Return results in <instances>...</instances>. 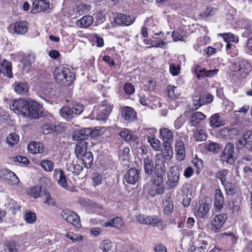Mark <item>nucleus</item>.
Returning <instances> with one entry per match:
<instances>
[{
	"instance_id": "obj_1",
	"label": "nucleus",
	"mask_w": 252,
	"mask_h": 252,
	"mask_svg": "<svg viewBox=\"0 0 252 252\" xmlns=\"http://www.w3.org/2000/svg\"><path fill=\"white\" fill-rule=\"evenodd\" d=\"M143 167L145 173L151 175L154 171H155L156 175L158 174V168L160 170L159 166H158V164H161V168L162 169V166L165 167L164 164V160L161 154H157L155 156V161L153 160L152 155H147L146 157L143 159Z\"/></svg>"
},
{
	"instance_id": "obj_28",
	"label": "nucleus",
	"mask_w": 252,
	"mask_h": 252,
	"mask_svg": "<svg viewBox=\"0 0 252 252\" xmlns=\"http://www.w3.org/2000/svg\"><path fill=\"white\" fill-rule=\"evenodd\" d=\"M89 140H81L77 142L75 149V153L77 158H80V156L84 153L88 152V146Z\"/></svg>"
},
{
	"instance_id": "obj_21",
	"label": "nucleus",
	"mask_w": 252,
	"mask_h": 252,
	"mask_svg": "<svg viewBox=\"0 0 252 252\" xmlns=\"http://www.w3.org/2000/svg\"><path fill=\"white\" fill-rule=\"evenodd\" d=\"M214 206L216 211H220L223 207L224 196L220 189H216L214 193Z\"/></svg>"
},
{
	"instance_id": "obj_37",
	"label": "nucleus",
	"mask_w": 252,
	"mask_h": 252,
	"mask_svg": "<svg viewBox=\"0 0 252 252\" xmlns=\"http://www.w3.org/2000/svg\"><path fill=\"white\" fill-rule=\"evenodd\" d=\"M42 132L45 134H49L53 131H58L57 125L52 122H48L42 126Z\"/></svg>"
},
{
	"instance_id": "obj_27",
	"label": "nucleus",
	"mask_w": 252,
	"mask_h": 252,
	"mask_svg": "<svg viewBox=\"0 0 252 252\" xmlns=\"http://www.w3.org/2000/svg\"><path fill=\"white\" fill-rule=\"evenodd\" d=\"M221 115H222L221 114L215 113L211 116L210 118V126L211 127H218L225 125V121L222 118Z\"/></svg>"
},
{
	"instance_id": "obj_58",
	"label": "nucleus",
	"mask_w": 252,
	"mask_h": 252,
	"mask_svg": "<svg viewBox=\"0 0 252 252\" xmlns=\"http://www.w3.org/2000/svg\"><path fill=\"white\" fill-rule=\"evenodd\" d=\"M24 219L28 223H32L35 221L36 216L34 213L29 212L25 214Z\"/></svg>"
},
{
	"instance_id": "obj_61",
	"label": "nucleus",
	"mask_w": 252,
	"mask_h": 252,
	"mask_svg": "<svg viewBox=\"0 0 252 252\" xmlns=\"http://www.w3.org/2000/svg\"><path fill=\"white\" fill-rule=\"evenodd\" d=\"M200 101L204 105L206 103H209L213 101V96L210 94H204L199 97Z\"/></svg>"
},
{
	"instance_id": "obj_10",
	"label": "nucleus",
	"mask_w": 252,
	"mask_h": 252,
	"mask_svg": "<svg viewBox=\"0 0 252 252\" xmlns=\"http://www.w3.org/2000/svg\"><path fill=\"white\" fill-rule=\"evenodd\" d=\"M99 105L101 108L97 113L95 119L97 120H106L111 113L113 105L109 103L106 99L101 101Z\"/></svg>"
},
{
	"instance_id": "obj_20",
	"label": "nucleus",
	"mask_w": 252,
	"mask_h": 252,
	"mask_svg": "<svg viewBox=\"0 0 252 252\" xmlns=\"http://www.w3.org/2000/svg\"><path fill=\"white\" fill-rule=\"evenodd\" d=\"M32 13H36L49 9V2L45 0H37L33 2Z\"/></svg>"
},
{
	"instance_id": "obj_15",
	"label": "nucleus",
	"mask_w": 252,
	"mask_h": 252,
	"mask_svg": "<svg viewBox=\"0 0 252 252\" xmlns=\"http://www.w3.org/2000/svg\"><path fill=\"white\" fill-rule=\"evenodd\" d=\"M28 30V24L26 21L15 22L14 24L10 25L8 28V31L12 33H16L18 34H24Z\"/></svg>"
},
{
	"instance_id": "obj_5",
	"label": "nucleus",
	"mask_w": 252,
	"mask_h": 252,
	"mask_svg": "<svg viewBox=\"0 0 252 252\" xmlns=\"http://www.w3.org/2000/svg\"><path fill=\"white\" fill-rule=\"evenodd\" d=\"M234 145L233 143H228L220 155V160L222 163L226 162L231 165L235 163L237 159L236 153L234 152Z\"/></svg>"
},
{
	"instance_id": "obj_40",
	"label": "nucleus",
	"mask_w": 252,
	"mask_h": 252,
	"mask_svg": "<svg viewBox=\"0 0 252 252\" xmlns=\"http://www.w3.org/2000/svg\"><path fill=\"white\" fill-rule=\"evenodd\" d=\"M180 69L181 66L180 63H174L172 60H170L169 63V71L173 76H178L180 73Z\"/></svg>"
},
{
	"instance_id": "obj_33",
	"label": "nucleus",
	"mask_w": 252,
	"mask_h": 252,
	"mask_svg": "<svg viewBox=\"0 0 252 252\" xmlns=\"http://www.w3.org/2000/svg\"><path fill=\"white\" fill-rule=\"evenodd\" d=\"M94 21V18L89 15L84 16L76 22V25L80 28H87L91 25Z\"/></svg>"
},
{
	"instance_id": "obj_11",
	"label": "nucleus",
	"mask_w": 252,
	"mask_h": 252,
	"mask_svg": "<svg viewBox=\"0 0 252 252\" xmlns=\"http://www.w3.org/2000/svg\"><path fill=\"white\" fill-rule=\"evenodd\" d=\"M61 216L64 220L76 227L79 228L80 227V219L76 213L70 210H65L62 212Z\"/></svg>"
},
{
	"instance_id": "obj_31",
	"label": "nucleus",
	"mask_w": 252,
	"mask_h": 252,
	"mask_svg": "<svg viewBox=\"0 0 252 252\" xmlns=\"http://www.w3.org/2000/svg\"><path fill=\"white\" fill-rule=\"evenodd\" d=\"M13 86L15 92L19 94H25L29 90V86L26 82H15Z\"/></svg>"
},
{
	"instance_id": "obj_19",
	"label": "nucleus",
	"mask_w": 252,
	"mask_h": 252,
	"mask_svg": "<svg viewBox=\"0 0 252 252\" xmlns=\"http://www.w3.org/2000/svg\"><path fill=\"white\" fill-rule=\"evenodd\" d=\"M139 175L140 171L135 168H132L126 172L125 179L126 183L133 185L139 180Z\"/></svg>"
},
{
	"instance_id": "obj_7",
	"label": "nucleus",
	"mask_w": 252,
	"mask_h": 252,
	"mask_svg": "<svg viewBox=\"0 0 252 252\" xmlns=\"http://www.w3.org/2000/svg\"><path fill=\"white\" fill-rule=\"evenodd\" d=\"M0 178L3 179L5 182L10 186H18L21 184L17 175L8 169L0 170Z\"/></svg>"
},
{
	"instance_id": "obj_45",
	"label": "nucleus",
	"mask_w": 252,
	"mask_h": 252,
	"mask_svg": "<svg viewBox=\"0 0 252 252\" xmlns=\"http://www.w3.org/2000/svg\"><path fill=\"white\" fill-rule=\"evenodd\" d=\"M34 62V58L33 56L31 54H28L26 56H24L21 61V62L25 68L30 67Z\"/></svg>"
},
{
	"instance_id": "obj_36",
	"label": "nucleus",
	"mask_w": 252,
	"mask_h": 252,
	"mask_svg": "<svg viewBox=\"0 0 252 252\" xmlns=\"http://www.w3.org/2000/svg\"><path fill=\"white\" fill-rule=\"evenodd\" d=\"M81 159L84 163L85 167L89 168H90L93 163L94 158L93 154L90 152L84 153L82 154V156H80Z\"/></svg>"
},
{
	"instance_id": "obj_53",
	"label": "nucleus",
	"mask_w": 252,
	"mask_h": 252,
	"mask_svg": "<svg viewBox=\"0 0 252 252\" xmlns=\"http://www.w3.org/2000/svg\"><path fill=\"white\" fill-rule=\"evenodd\" d=\"M41 191V187L38 186H34L31 188L28 191V195L37 198L39 197Z\"/></svg>"
},
{
	"instance_id": "obj_57",
	"label": "nucleus",
	"mask_w": 252,
	"mask_h": 252,
	"mask_svg": "<svg viewBox=\"0 0 252 252\" xmlns=\"http://www.w3.org/2000/svg\"><path fill=\"white\" fill-rule=\"evenodd\" d=\"M158 23V21L155 19L153 16L147 18L144 23L145 26L149 27L150 30L157 27Z\"/></svg>"
},
{
	"instance_id": "obj_14",
	"label": "nucleus",
	"mask_w": 252,
	"mask_h": 252,
	"mask_svg": "<svg viewBox=\"0 0 252 252\" xmlns=\"http://www.w3.org/2000/svg\"><path fill=\"white\" fill-rule=\"evenodd\" d=\"M179 177L180 173L178 168L176 166L171 167L166 182L169 189H171L178 185Z\"/></svg>"
},
{
	"instance_id": "obj_46",
	"label": "nucleus",
	"mask_w": 252,
	"mask_h": 252,
	"mask_svg": "<svg viewBox=\"0 0 252 252\" xmlns=\"http://www.w3.org/2000/svg\"><path fill=\"white\" fill-rule=\"evenodd\" d=\"M204 148L208 151L214 153H218L220 149V145L218 143L214 142L206 143L204 145Z\"/></svg>"
},
{
	"instance_id": "obj_59",
	"label": "nucleus",
	"mask_w": 252,
	"mask_h": 252,
	"mask_svg": "<svg viewBox=\"0 0 252 252\" xmlns=\"http://www.w3.org/2000/svg\"><path fill=\"white\" fill-rule=\"evenodd\" d=\"M206 249L204 246H196L195 243H192L189 249V252H204Z\"/></svg>"
},
{
	"instance_id": "obj_47",
	"label": "nucleus",
	"mask_w": 252,
	"mask_h": 252,
	"mask_svg": "<svg viewBox=\"0 0 252 252\" xmlns=\"http://www.w3.org/2000/svg\"><path fill=\"white\" fill-rule=\"evenodd\" d=\"M218 35L221 36L226 42H234L237 43L239 41L238 37L230 32L219 33Z\"/></svg>"
},
{
	"instance_id": "obj_9",
	"label": "nucleus",
	"mask_w": 252,
	"mask_h": 252,
	"mask_svg": "<svg viewBox=\"0 0 252 252\" xmlns=\"http://www.w3.org/2000/svg\"><path fill=\"white\" fill-rule=\"evenodd\" d=\"M53 177L56 179L60 187L68 191H74V188L67 185L66 178L63 170L55 169L54 171Z\"/></svg>"
},
{
	"instance_id": "obj_55",
	"label": "nucleus",
	"mask_w": 252,
	"mask_h": 252,
	"mask_svg": "<svg viewBox=\"0 0 252 252\" xmlns=\"http://www.w3.org/2000/svg\"><path fill=\"white\" fill-rule=\"evenodd\" d=\"M113 227L116 229H121L124 227V221L122 220L121 218L116 217L112 220Z\"/></svg>"
},
{
	"instance_id": "obj_23",
	"label": "nucleus",
	"mask_w": 252,
	"mask_h": 252,
	"mask_svg": "<svg viewBox=\"0 0 252 252\" xmlns=\"http://www.w3.org/2000/svg\"><path fill=\"white\" fill-rule=\"evenodd\" d=\"M175 148L177 159L179 161L183 160L185 158V148L181 137L176 140Z\"/></svg>"
},
{
	"instance_id": "obj_52",
	"label": "nucleus",
	"mask_w": 252,
	"mask_h": 252,
	"mask_svg": "<svg viewBox=\"0 0 252 252\" xmlns=\"http://www.w3.org/2000/svg\"><path fill=\"white\" fill-rule=\"evenodd\" d=\"M129 149L128 147H124L119 151V156L120 159L123 161L128 160L129 159Z\"/></svg>"
},
{
	"instance_id": "obj_18",
	"label": "nucleus",
	"mask_w": 252,
	"mask_h": 252,
	"mask_svg": "<svg viewBox=\"0 0 252 252\" xmlns=\"http://www.w3.org/2000/svg\"><path fill=\"white\" fill-rule=\"evenodd\" d=\"M193 239L192 243H195L196 246H204L205 248H207L210 240L209 237L200 229L195 232V235Z\"/></svg>"
},
{
	"instance_id": "obj_62",
	"label": "nucleus",
	"mask_w": 252,
	"mask_h": 252,
	"mask_svg": "<svg viewBox=\"0 0 252 252\" xmlns=\"http://www.w3.org/2000/svg\"><path fill=\"white\" fill-rule=\"evenodd\" d=\"M71 109L74 116L75 115H80L83 111L84 107L83 105L80 103H76L73 105Z\"/></svg>"
},
{
	"instance_id": "obj_16",
	"label": "nucleus",
	"mask_w": 252,
	"mask_h": 252,
	"mask_svg": "<svg viewBox=\"0 0 252 252\" xmlns=\"http://www.w3.org/2000/svg\"><path fill=\"white\" fill-rule=\"evenodd\" d=\"M227 219V215L222 213L216 215L211 222V230L214 233L219 232Z\"/></svg>"
},
{
	"instance_id": "obj_48",
	"label": "nucleus",
	"mask_w": 252,
	"mask_h": 252,
	"mask_svg": "<svg viewBox=\"0 0 252 252\" xmlns=\"http://www.w3.org/2000/svg\"><path fill=\"white\" fill-rule=\"evenodd\" d=\"M194 136L197 141H203L207 139V134L205 130L199 129L194 132Z\"/></svg>"
},
{
	"instance_id": "obj_30",
	"label": "nucleus",
	"mask_w": 252,
	"mask_h": 252,
	"mask_svg": "<svg viewBox=\"0 0 252 252\" xmlns=\"http://www.w3.org/2000/svg\"><path fill=\"white\" fill-rule=\"evenodd\" d=\"M0 68L1 70V73H3L9 78L13 77L11 63L6 60H3L0 63Z\"/></svg>"
},
{
	"instance_id": "obj_38",
	"label": "nucleus",
	"mask_w": 252,
	"mask_h": 252,
	"mask_svg": "<svg viewBox=\"0 0 252 252\" xmlns=\"http://www.w3.org/2000/svg\"><path fill=\"white\" fill-rule=\"evenodd\" d=\"M227 207L232 211L233 216H238L240 212V204L237 201H229Z\"/></svg>"
},
{
	"instance_id": "obj_12",
	"label": "nucleus",
	"mask_w": 252,
	"mask_h": 252,
	"mask_svg": "<svg viewBox=\"0 0 252 252\" xmlns=\"http://www.w3.org/2000/svg\"><path fill=\"white\" fill-rule=\"evenodd\" d=\"M119 135L121 138L127 142H129L133 147H136L139 143V138L138 136L134 134L132 132L126 128L123 129Z\"/></svg>"
},
{
	"instance_id": "obj_24",
	"label": "nucleus",
	"mask_w": 252,
	"mask_h": 252,
	"mask_svg": "<svg viewBox=\"0 0 252 252\" xmlns=\"http://www.w3.org/2000/svg\"><path fill=\"white\" fill-rule=\"evenodd\" d=\"M160 138L164 144H171L173 140V134L171 130L163 127L159 129Z\"/></svg>"
},
{
	"instance_id": "obj_56",
	"label": "nucleus",
	"mask_w": 252,
	"mask_h": 252,
	"mask_svg": "<svg viewBox=\"0 0 252 252\" xmlns=\"http://www.w3.org/2000/svg\"><path fill=\"white\" fill-rule=\"evenodd\" d=\"M4 250L6 252H17V245L15 242H7L4 244Z\"/></svg>"
},
{
	"instance_id": "obj_13",
	"label": "nucleus",
	"mask_w": 252,
	"mask_h": 252,
	"mask_svg": "<svg viewBox=\"0 0 252 252\" xmlns=\"http://www.w3.org/2000/svg\"><path fill=\"white\" fill-rule=\"evenodd\" d=\"M232 67L234 71L245 74H248L252 68L250 63L247 61L242 59H237L232 64Z\"/></svg>"
},
{
	"instance_id": "obj_2",
	"label": "nucleus",
	"mask_w": 252,
	"mask_h": 252,
	"mask_svg": "<svg viewBox=\"0 0 252 252\" xmlns=\"http://www.w3.org/2000/svg\"><path fill=\"white\" fill-rule=\"evenodd\" d=\"M56 80L63 85L70 84L75 78L72 69L67 65H60L57 67L54 72Z\"/></svg>"
},
{
	"instance_id": "obj_3",
	"label": "nucleus",
	"mask_w": 252,
	"mask_h": 252,
	"mask_svg": "<svg viewBox=\"0 0 252 252\" xmlns=\"http://www.w3.org/2000/svg\"><path fill=\"white\" fill-rule=\"evenodd\" d=\"M162 166V169L161 168V164H158V166H159L160 170L158 168V174L156 175V177L153 178L151 180L152 188L148 193L152 197H155L156 194H162L164 191L162 175L164 174L166 168L163 165Z\"/></svg>"
},
{
	"instance_id": "obj_32",
	"label": "nucleus",
	"mask_w": 252,
	"mask_h": 252,
	"mask_svg": "<svg viewBox=\"0 0 252 252\" xmlns=\"http://www.w3.org/2000/svg\"><path fill=\"white\" fill-rule=\"evenodd\" d=\"M205 118L204 114L200 112H196L192 114L189 123L191 126H196Z\"/></svg>"
},
{
	"instance_id": "obj_43",
	"label": "nucleus",
	"mask_w": 252,
	"mask_h": 252,
	"mask_svg": "<svg viewBox=\"0 0 252 252\" xmlns=\"http://www.w3.org/2000/svg\"><path fill=\"white\" fill-rule=\"evenodd\" d=\"M171 144H165L164 146V150L161 155L163 156V159L164 158L166 159H171L173 155V151L171 146Z\"/></svg>"
},
{
	"instance_id": "obj_39",
	"label": "nucleus",
	"mask_w": 252,
	"mask_h": 252,
	"mask_svg": "<svg viewBox=\"0 0 252 252\" xmlns=\"http://www.w3.org/2000/svg\"><path fill=\"white\" fill-rule=\"evenodd\" d=\"M60 115L64 119L69 121L74 117L72 109L67 106L63 107L60 111Z\"/></svg>"
},
{
	"instance_id": "obj_54",
	"label": "nucleus",
	"mask_w": 252,
	"mask_h": 252,
	"mask_svg": "<svg viewBox=\"0 0 252 252\" xmlns=\"http://www.w3.org/2000/svg\"><path fill=\"white\" fill-rule=\"evenodd\" d=\"M112 246L113 244L111 241L108 239H106L101 242L99 247L102 250L103 252H108L111 250Z\"/></svg>"
},
{
	"instance_id": "obj_6",
	"label": "nucleus",
	"mask_w": 252,
	"mask_h": 252,
	"mask_svg": "<svg viewBox=\"0 0 252 252\" xmlns=\"http://www.w3.org/2000/svg\"><path fill=\"white\" fill-rule=\"evenodd\" d=\"M42 114L43 108L39 103L33 100L29 101L26 117L37 119L41 116Z\"/></svg>"
},
{
	"instance_id": "obj_25",
	"label": "nucleus",
	"mask_w": 252,
	"mask_h": 252,
	"mask_svg": "<svg viewBox=\"0 0 252 252\" xmlns=\"http://www.w3.org/2000/svg\"><path fill=\"white\" fill-rule=\"evenodd\" d=\"M122 117L126 121L131 122L135 120L136 117V113L133 108L126 106L121 110Z\"/></svg>"
},
{
	"instance_id": "obj_26",
	"label": "nucleus",
	"mask_w": 252,
	"mask_h": 252,
	"mask_svg": "<svg viewBox=\"0 0 252 252\" xmlns=\"http://www.w3.org/2000/svg\"><path fill=\"white\" fill-rule=\"evenodd\" d=\"M89 130L87 128L74 130L72 135L73 140L80 141L81 140H89L88 139Z\"/></svg>"
},
{
	"instance_id": "obj_29",
	"label": "nucleus",
	"mask_w": 252,
	"mask_h": 252,
	"mask_svg": "<svg viewBox=\"0 0 252 252\" xmlns=\"http://www.w3.org/2000/svg\"><path fill=\"white\" fill-rule=\"evenodd\" d=\"M28 149L32 154H41L44 151V146L40 142L33 141L29 144Z\"/></svg>"
},
{
	"instance_id": "obj_60",
	"label": "nucleus",
	"mask_w": 252,
	"mask_h": 252,
	"mask_svg": "<svg viewBox=\"0 0 252 252\" xmlns=\"http://www.w3.org/2000/svg\"><path fill=\"white\" fill-rule=\"evenodd\" d=\"M192 164L197 168V174H198L203 167V163L201 159L195 158L192 160Z\"/></svg>"
},
{
	"instance_id": "obj_63",
	"label": "nucleus",
	"mask_w": 252,
	"mask_h": 252,
	"mask_svg": "<svg viewBox=\"0 0 252 252\" xmlns=\"http://www.w3.org/2000/svg\"><path fill=\"white\" fill-rule=\"evenodd\" d=\"M66 236L73 242L80 241L83 237L79 234H74L72 232H68L66 234Z\"/></svg>"
},
{
	"instance_id": "obj_8",
	"label": "nucleus",
	"mask_w": 252,
	"mask_h": 252,
	"mask_svg": "<svg viewBox=\"0 0 252 252\" xmlns=\"http://www.w3.org/2000/svg\"><path fill=\"white\" fill-rule=\"evenodd\" d=\"M28 104L29 102H27L24 99H16L10 105V108L16 114L21 115L24 117H26V112Z\"/></svg>"
},
{
	"instance_id": "obj_41",
	"label": "nucleus",
	"mask_w": 252,
	"mask_h": 252,
	"mask_svg": "<svg viewBox=\"0 0 252 252\" xmlns=\"http://www.w3.org/2000/svg\"><path fill=\"white\" fill-rule=\"evenodd\" d=\"M148 141L150 144L152 148L157 151L160 149L161 144L160 141L156 138L155 136L147 135Z\"/></svg>"
},
{
	"instance_id": "obj_49",
	"label": "nucleus",
	"mask_w": 252,
	"mask_h": 252,
	"mask_svg": "<svg viewBox=\"0 0 252 252\" xmlns=\"http://www.w3.org/2000/svg\"><path fill=\"white\" fill-rule=\"evenodd\" d=\"M19 137L17 134L16 133H12L10 134L6 138L7 144L11 147L17 144L19 142Z\"/></svg>"
},
{
	"instance_id": "obj_50",
	"label": "nucleus",
	"mask_w": 252,
	"mask_h": 252,
	"mask_svg": "<svg viewBox=\"0 0 252 252\" xmlns=\"http://www.w3.org/2000/svg\"><path fill=\"white\" fill-rule=\"evenodd\" d=\"M40 165L46 172H51L54 168V162L48 159L42 160L40 162Z\"/></svg>"
},
{
	"instance_id": "obj_4",
	"label": "nucleus",
	"mask_w": 252,
	"mask_h": 252,
	"mask_svg": "<svg viewBox=\"0 0 252 252\" xmlns=\"http://www.w3.org/2000/svg\"><path fill=\"white\" fill-rule=\"evenodd\" d=\"M212 205L211 199L208 197L203 198L198 201L195 209V214L201 219L207 218Z\"/></svg>"
},
{
	"instance_id": "obj_34",
	"label": "nucleus",
	"mask_w": 252,
	"mask_h": 252,
	"mask_svg": "<svg viewBox=\"0 0 252 252\" xmlns=\"http://www.w3.org/2000/svg\"><path fill=\"white\" fill-rule=\"evenodd\" d=\"M163 208L164 213L166 215H169L172 212L174 207L171 197H167L163 201Z\"/></svg>"
},
{
	"instance_id": "obj_35",
	"label": "nucleus",
	"mask_w": 252,
	"mask_h": 252,
	"mask_svg": "<svg viewBox=\"0 0 252 252\" xmlns=\"http://www.w3.org/2000/svg\"><path fill=\"white\" fill-rule=\"evenodd\" d=\"M167 91L168 97L172 99L179 97L181 93L180 87L172 85L167 86Z\"/></svg>"
},
{
	"instance_id": "obj_17",
	"label": "nucleus",
	"mask_w": 252,
	"mask_h": 252,
	"mask_svg": "<svg viewBox=\"0 0 252 252\" xmlns=\"http://www.w3.org/2000/svg\"><path fill=\"white\" fill-rule=\"evenodd\" d=\"M135 17L132 15H127L122 13H116L114 16V22L122 26H128L135 21Z\"/></svg>"
},
{
	"instance_id": "obj_64",
	"label": "nucleus",
	"mask_w": 252,
	"mask_h": 252,
	"mask_svg": "<svg viewBox=\"0 0 252 252\" xmlns=\"http://www.w3.org/2000/svg\"><path fill=\"white\" fill-rule=\"evenodd\" d=\"M124 90L127 94H132L135 91L134 86L130 83H125L124 86Z\"/></svg>"
},
{
	"instance_id": "obj_42",
	"label": "nucleus",
	"mask_w": 252,
	"mask_h": 252,
	"mask_svg": "<svg viewBox=\"0 0 252 252\" xmlns=\"http://www.w3.org/2000/svg\"><path fill=\"white\" fill-rule=\"evenodd\" d=\"M229 173V171L228 169H221L216 173V177L221 181L222 185H224L226 181L227 176Z\"/></svg>"
},
{
	"instance_id": "obj_22",
	"label": "nucleus",
	"mask_w": 252,
	"mask_h": 252,
	"mask_svg": "<svg viewBox=\"0 0 252 252\" xmlns=\"http://www.w3.org/2000/svg\"><path fill=\"white\" fill-rule=\"evenodd\" d=\"M195 73L197 77L200 79L201 77L206 76L207 77H212L217 74L219 72L218 69H214L213 70H206L202 68L200 66H197L195 68Z\"/></svg>"
},
{
	"instance_id": "obj_44",
	"label": "nucleus",
	"mask_w": 252,
	"mask_h": 252,
	"mask_svg": "<svg viewBox=\"0 0 252 252\" xmlns=\"http://www.w3.org/2000/svg\"><path fill=\"white\" fill-rule=\"evenodd\" d=\"M172 36L174 41H183L186 40L185 33L183 31L180 29L174 30L172 32Z\"/></svg>"
},
{
	"instance_id": "obj_51",
	"label": "nucleus",
	"mask_w": 252,
	"mask_h": 252,
	"mask_svg": "<svg viewBox=\"0 0 252 252\" xmlns=\"http://www.w3.org/2000/svg\"><path fill=\"white\" fill-rule=\"evenodd\" d=\"M87 129L89 131L88 137L90 136L91 137H96L102 135L105 131L104 127H96L93 130L91 128H87Z\"/></svg>"
}]
</instances>
